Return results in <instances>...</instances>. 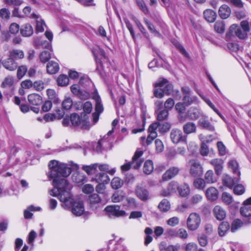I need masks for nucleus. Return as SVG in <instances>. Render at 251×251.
<instances>
[{"mask_svg":"<svg viewBox=\"0 0 251 251\" xmlns=\"http://www.w3.org/2000/svg\"><path fill=\"white\" fill-rule=\"evenodd\" d=\"M197 127L193 122H187L183 126V130L184 133L189 134L196 131Z\"/></svg>","mask_w":251,"mask_h":251,"instance_id":"nucleus-26","label":"nucleus"},{"mask_svg":"<svg viewBox=\"0 0 251 251\" xmlns=\"http://www.w3.org/2000/svg\"><path fill=\"white\" fill-rule=\"evenodd\" d=\"M89 205L92 210H96L100 205L101 199L97 194H93L89 197Z\"/></svg>","mask_w":251,"mask_h":251,"instance_id":"nucleus-15","label":"nucleus"},{"mask_svg":"<svg viewBox=\"0 0 251 251\" xmlns=\"http://www.w3.org/2000/svg\"><path fill=\"white\" fill-rule=\"evenodd\" d=\"M210 163L215 168V170L217 175H219L223 170V160L220 158H215L211 160Z\"/></svg>","mask_w":251,"mask_h":251,"instance_id":"nucleus-22","label":"nucleus"},{"mask_svg":"<svg viewBox=\"0 0 251 251\" xmlns=\"http://www.w3.org/2000/svg\"><path fill=\"white\" fill-rule=\"evenodd\" d=\"M240 213L245 217L251 216V197L244 201L243 206L240 208Z\"/></svg>","mask_w":251,"mask_h":251,"instance_id":"nucleus-11","label":"nucleus"},{"mask_svg":"<svg viewBox=\"0 0 251 251\" xmlns=\"http://www.w3.org/2000/svg\"><path fill=\"white\" fill-rule=\"evenodd\" d=\"M206 182L201 178H196L193 182L195 188L199 190H204L206 187Z\"/></svg>","mask_w":251,"mask_h":251,"instance_id":"nucleus-36","label":"nucleus"},{"mask_svg":"<svg viewBox=\"0 0 251 251\" xmlns=\"http://www.w3.org/2000/svg\"><path fill=\"white\" fill-rule=\"evenodd\" d=\"M50 51L45 50L40 53L39 58L41 62L45 63L47 62L51 57Z\"/></svg>","mask_w":251,"mask_h":251,"instance_id":"nucleus-41","label":"nucleus"},{"mask_svg":"<svg viewBox=\"0 0 251 251\" xmlns=\"http://www.w3.org/2000/svg\"><path fill=\"white\" fill-rule=\"evenodd\" d=\"M243 223V222L239 219H236L233 221L231 227V231L232 232H234L237 230L239 228L241 227Z\"/></svg>","mask_w":251,"mask_h":251,"instance_id":"nucleus-51","label":"nucleus"},{"mask_svg":"<svg viewBox=\"0 0 251 251\" xmlns=\"http://www.w3.org/2000/svg\"><path fill=\"white\" fill-rule=\"evenodd\" d=\"M223 181L225 185L231 188L239 181V179L235 177L232 178L229 175H225L223 176Z\"/></svg>","mask_w":251,"mask_h":251,"instance_id":"nucleus-23","label":"nucleus"},{"mask_svg":"<svg viewBox=\"0 0 251 251\" xmlns=\"http://www.w3.org/2000/svg\"><path fill=\"white\" fill-rule=\"evenodd\" d=\"M205 194L208 200L214 201L217 199L219 193L217 189L215 187H210L206 190Z\"/></svg>","mask_w":251,"mask_h":251,"instance_id":"nucleus-21","label":"nucleus"},{"mask_svg":"<svg viewBox=\"0 0 251 251\" xmlns=\"http://www.w3.org/2000/svg\"><path fill=\"white\" fill-rule=\"evenodd\" d=\"M15 83L14 78L13 76H8L5 77L2 83L3 87L9 88L12 87Z\"/></svg>","mask_w":251,"mask_h":251,"instance_id":"nucleus-42","label":"nucleus"},{"mask_svg":"<svg viewBox=\"0 0 251 251\" xmlns=\"http://www.w3.org/2000/svg\"><path fill=\"white\" fill-rule=\"evenodd\" d=\"M148 131L150 133V134L146 139V143H142V145L144 146H148L151 144L152 141L157 136L156 131H155L153 130H150V126L148 128Z\"/></svg>","mask_w":251,"mask_h":251,"instance_id":"nucleus-32","label":"nucleus"},{"mask_svg":"<svg viewBox=\"0 0 251 251\" xmlns=\"http://www.w3.org/2000/svg\"><path fill=\"white\" fill-rule=\"evenodd\" d=\"M33 32L32 26L28 24H26L23 26L21 29V33L22 35L28 37L31 36Z\"/></svg>","mask_w":251,"mask_h":251,"instance_id":"nucleus-33","label":"nucleus"},{"mask_svg":"<svg viewBox=\"0 0 251 251\" xmlns=\"http://www.w3.org/2000/svg\"><path fill=\"white\" fill-rule=\"evenodd\" d=\"M175 104L174 100L172 98L168 99L164 103L165 110L171 109Z\"/></svg>","mask_w":251,"mask_h":251,"instance_id":"nucleus-57","label":"nucleus"},{"mask_svg":"<svg viewBox=\"0 0 251 251\" xmlns=\"http://www.w3.org/2000/svg\"><path fill=\"white\" fill-rule=\"evenodd\" d=\"M158 208L162 212H167L170 209V204L166 199H163L159 204Z\"/></svg>","mask_w":251,"mask_h":251,"instance_id":"nucleus-39","label":"nucleus"},{"mask_svg":"<svg viewBox=\"0 0 251 251\" xmlns=\"http://www.w3.org/2000/svg\"><path fill=\"white\" fill-rule=\"evenodd\" d=\"M154 169L153 163L151 160L146 161L143 166V172L146 175L151 174Z\"/></svg>","mask_w":251,"mask_h":251,"instance_id":"nucleus-35","label":"nucleus"},{"mask_svg":"<svg viewBox=\"0 0 251 251\" xmlns=\"http://www.w3.org/2000/svg\"><path fill=\"white\" fill-rule=\"evenodd\" d=\"M190 174L194 176H199L202 175L203 169L200 162L196 160H192L189 162Z\"/></svg>","mask_w":251,"mask_h":251,"instance_id":"nucleus-5","label":"nucleus"},{"mask_svg":"<svg viewBox=\"0 0 251 251\" xmlns=\"http://www.w3.org/2000/svg\"><path fill=\"white\" fill-rule=\"evenodd\" d=\"M58 85L61 86H65L69 84V78L66 75H61L57 79Z\"/></svg>","mask_w":251,"mask_h":251,"instance_id":"nucleus-43","label":"nucleus"},{"mask_svg":"<svg viewBox=\"0 0 251 251\" xmlns=\"http://www.w3.org/2000/svg\"><path fill=\"white\" fill-rule=\"evenodd\" d=\"M204 180L208 184H212L217 181L212 170H208L205 173Z\"/></svg>","mask_w":251,"mask_h":251,"instance_id":"nucleus-30","label":"nucleus"},{"mask_svg":"<svg viewBox=\"0 0 251 251\" xmlns=\"http://www.w3.org/2000/svg\"><path fill=\"white\" fill-rule=\"evenodd\" d=\"M70 121L74 126H79L83 129H88L90 127V123L87 119L80 118L76 113H73L70 115Z\"/></svg>","mask_w":251,"mask_h":251,"instance_id":"nucleus-3","label":"nucleus"},{"mask_svg":"<svg viewBox=\"0 0 251 251\" xmlns=\"http://www.w3.org/2000/svg\"><path fill=\"white\" fill-rule=\"evenodd\" d=\"M179 171L177 167H173L168 169L163 175L162 179L163 181H168L176 176Z\"/></svg>","mask_w":251,"mask_h":251,"instance_id":"nucleus-13","label":"nucleus"},{"mask_svg":"<svg viewBox=\"0 0 251 251\" xmlns=\"http://www.w3.org/2000/svg\"><path fill=\"white\" fill-rule=\"evenodd\" d=\"M229 228V225L227 222H222L218 228L219 234L221 236H224Z\"/></svg>","mask_w":251,"mask_h":251,"instance_id":"nucleus-38","label":"nucleus"},{"mask_svg":"<svg viewBox=\"0 0 251 251\" xmlns=\"http://www.w3.org/2000/svg\"><path fill=\"white\" fill-rule=\"evenodd\" d=\"M98 167V164L95 163L90 165H84L82 169L88 175L91 174L93 171L96 170Z\"/></svg>","mask_w":251,"mask_h":251,"instance_id":"nucleus-49","label":"nucleus"},{"mask_svg":"<svg viewBox=\"0 0 251 251\" xmlns=\"http://www.w3.org/2000/svg\"><path fill=\"white\" fill-rule=\"evenodd\" d=\"M28 101L30 104L39 105L42 103V97L37 94H31L28 96Z\"/></svg>","mask_w":251,"mask_h":251,"instance_id":"nucleus-19","label":"nucleus"},{"mask_svg":"<svg viewBox=\"0 0 251 251\" xmlns=\"http://www.w3.org/2000/svg\"><path fill=\"white\" fill-rule=\"evenodd\" d=\"M97 183H102L103 184H107L110 181V178L108 175L104 173H100L98 174L95 178Z\"/></svg>","mask_w":251,"mask_h":251,"instance_id":"nucleus-28","label":"nucleus"},{"mask_svg":"<svg viewBox=\"0 0 251 251\" xmlns=\"http://www.w3.org/2000/svg\"><path fill=\"white\" fill-rule=\"evenodd\" d=\"M83 109L85 113L89 114L92 109V104L90 101L85 102L83 105Z\"/></svg>","mask_w":251,"mask_h":251,"instance_id":"nucleus-61","label":"nucleus"},{"mask_svg":"<svg viewBox=\"0 0 251 251\" xmlns=\"http://www.w3.org/2000/svg\"><path fill=\"white\" fill-rule=\"evenodd\" d=\"M170 137L171 141L175 144H177L180 142L186 143L187 142V136L184 135L182 131L177 128L172 129L170 133Z\"/></svg>","mask_w":251,"mask_h":251,"instance_id":"nucleus-4","label":"nucleus"},{"mask_svg":"<svg viewBox=\"0 0 251 251\" xmlns=\"http://www.w3.org/2000/svg\"><path fill=\"white\" fill-rule=\"evenodd\" d=\"M33 86L37 91H42L44 89V83L41 80L35 81Z\"/></svg>","mask_w":251,"mask_h":251,"instance_id":"nucleus-63","label":"nucleus"},{"mask_svg":"<svg viewBox=\"0 0 251 251\" xmlns=\"http://www.w3.org/2000/svg\"><path fill=\"white\" fill-rule=\"evenodd\" d=\"M214 216L217 220L222 221L226 217V212L221 206L216 205L213 210Z\"/></svg>","mask_w":251,"mask_h":251,"instance_id":"nucleus-17","label":"nucleus"},{"mask_svg":"<svg viewBox=\"0 0 251 251\" xmlns=\"http://www.w3.org/2000/svg\"><path fill=\"white\" fill-rule=\"evenodd\" d=\"M136 194L138 197L142 201H146L148 199L149 192L146 189L142 187H137Z\"/></svg>","mask_w":251,"mask_h":251,"instance_id":"nucleus-29","label":"nucleus"},{"mask_svg":"<svg viewBox=\"0 0 251 251\" xmlns=\"http://www.w3.org/2000/svg\"><path fill=\"white\" fill-rule=\"evenodd\" d=\"M233 191L235 194L241 195L245 192V188L241 184H237L235 186Z\"/></svg>","mask_w":251,"mask_h":251,"instance_id":"nucleus-55","label":"nucleus"},{"mask_svg":"<svg viewBox=\"0 0 251 251\" xmlns=\"http://www.w3.org/2000/svg\"><path fill=\"white\" fill-rule=\"evenodd\" d=\"M223 201L226 204H230L232 202V197L229 194L224 192L222 196Z\"/></svg>","mask_w":251,"mask_h":251,"instance_id":"nucleus-53","label":"nucleus"},{"mask_svg":"<svg viewBox=\"0 0 251 251\" xmlns=\"http://www.w3.org/2000/svg\"><path fill=\"white\" fill-rule=\"evenodd\" d=\"M155 88L162 89L167 96L170 95L173 92V86L168 80L164 78H159L154 84Z\"/></svg>","mask_w":251,"mask_h":251,"instance_id":"nucleus-6","label":"nucleus"},{"mask_svg":"<svg viewBox=\"0 0 251 251\" xmlns=\"http://www.w3.org/2000/svg\"><path fill=\"white\" fill-rule=\"evenodd\" d=\"M10 16L9 10L5 8H1L0 10V18L4 20H8Z\"/></svg>","mask_w":251,"mask_h":251,"instance_id":"nucleus-54","label":"nucleus"},{"mask_svg":"<svg viewBox=\"0 0 251 251\" xmlns=\"http://www.w3.org/2000/svg\"><path fill=\"white\" fill-rule=\"evenodd\" d=\"M156 151L158 152H162L164 150V145L160 139H156L155 141Z\"/></svg>","mask_w":251,"mask_h":251,"instance_id":"nucleus-60","label":"nucleus"},{"mask_svg":"<svg viewBox=\"0 0 251 251\" xmlns=\"http://www.w3.org/2000/svg\"><path fill=\"white\" fill-rule=\"evenodd\" d=\"M188 115L192 120H196L199 117V112L197 109L191 108L188 112Z\"/></svg>","mask_w":251,"mask_h":251,"instance_id":"nucleus-47","label":"nucleus"},{"mask_svg":"<svg viewBox=\"0 0 251 251\" xmlns=\"http://www.w3.org/2000/svg\"><path fill=\"white\" fill-rule=\"evenodd\" d=\"M59 70V66L57 62L54 61H49L47 65L48 73L53 75L57 73Z\"/></svg>","mask_w":251,"mask_h":251,"instance_id":"nucleus-18","label":"nucleus"},{"mask_svg":"<svg viewBox=\"0 0 251 251\" xmlns=\"http://www.w3.org/2000/svg\"><path fill=\"white\" fill-rule=\"evenodd\" d=\"M203 15L206 20L210 23L214 22L217 17L216 12L210 9L205 10Z\"/></svg>","mask_w":251,"mask_h":251,"instance_id":"nucleus-27","label":"nucleus"},{"mask_svg":"<svg viewBox=\"0 0 251 251\" xmlns=\"http://www.w3.org/2000/svg\"><path fill=\"white\" fill-rule=\"evenodd\" d=\"M228 167L234 174L240 176V173L238 170V164L236 160H231L228 162Z\"/></svg>","mask_w":251,"mask_h":251,"instance_id":"nucleus-40","label":"nucleus"},{"mask_svg":"<svg viewBox=\"0 0 251 251\" xmlns=\"http://www.w3.org/2000/svg\"><path fill=\"white\" fill-rule=\"evenodd\" d=\"M137 3L138 6L140 7L141 10L145 13H148V9L144 1L143 0H137Z\"/></svg>","mask_w":251,"mask_h":251,"instance_id":"nucleus-59","label":"nucleus"},{"mask_svg":"<svg viewBox=\"0 0 251 251\" xmlns=\"http://www.w3.org/2000/svg\"><path fill=\"white\" fill-rule=\"evenodd\" d=\"M217 147L220 155H224L226 153V148L222 142H218Z\"/></svg>","mask_w":251,"mask_h":251,"instance_id":"nucleus-58","label":"nucleus"},{"mask_svg":"<svg viewBox=\"0 0 251 251\" xmlns=\"http://www.w3.org/2000/svg\"><path fill=\"white\" fill-rule=\"evenodd\" d=\"M85 178L84 175L79 172L74 173L72 176L73 181L76 183H83L85 180Z\"/></svg>","mask_w":251,"mask_h":251,"instance_id":"nucleus-37","label":"nucleus"},{"mask_svg":"<svg viewBox=\"0 0 251 251\" xmlns=\"http://www.w3.org/2000/svg\"><path fill=\"white\" fill-rule=\"evenodd\" d=\"M199 125L202 128L213 131L215 130L214 126L209 122L208 120L206 117H202L199 121Z\"/></svg>","mask_w":251,"mask_h":251,"instance_id":"nucleus-20","label":"nucleus"},{"mask_svg":"<svg viewBox=\"0 0 251 251\" xmlns=\"http://www.w3.org/2000/svg\"><path fill=\"white\" fill-rule=\"evenodd\" d=\"M2 65L6 69L10 71H14L17 68V63L10 57L2 62Z\"/></svg>","mask_w":251,"mask_h":251,"instance_id":"nucleus-24","label":"nucleus"},{"mask_svg":"<svg viewBox=\"0 0 251 251\" xmlns=\"http://www.w3.org/2000/svg\"><path fill=\"white\" fill-rule=\"evenodd\" d=\"M93 99L96 101L95 111L96 112L93 114V120L94 124L96 123L99 119V115L103 110V105L101 104V99L100 96L96 93L94 95Z\"/></svg>","mask_w":251,"mask_h":251,"instance_id":"nucleus-7","label":"nucleus"},{"mask_svg":"<svg viewBox=\"0 0 251 251\" xmlns=\"http://www.w3.org/2000/svg\"><path fill=\"white\" fill-rule=\"evenodd\" d=\"M178 190L180 196L182 197H187L190 193V188L186 184H184L180 186H178Z\"/></svg>","mask_w":251,"mask_h":251,"instance_id":"nucleus-34","label":"nucleus"},{"mask_svg":"<svg viewBox=\"0 0 251 251\" xmlns=\"http://www.w3.org/2000/svg\"><path fill=\"white\" fill-rule=\"evenodd\" d=\"M27 72V68L26 66L22 65L20 66L17 70V75L19 79L22 78Z\"/></svg>","mask_w":251,"mask_h":251,"instance_id":"nucleus-50","label":"nucleus"},{"mask_svg":"<svg viewBox=\"0 0 251 251\" xmlns=\"http://www.w3.org/2000/svg\"><path fill=\"white\" fill-rule=\"evenodd\" d=\"M153 94L156 98L161 99L166 95V93H165L164 91L162 90V89L157 87L155 88Z\"/></svg>","mask_w":251,"mask_h":251,"instance_id":"nucleus-56","label":"nucleus"},{"mask_svg":"<svg viewBox=\"0 0 251 251\" xmlns=\"http://www.w3.org/2000/svg\"><path fill=\"white\" fill-rule=\"evenodd\" d=\"M231 13L230 8L226 5H222L219 10V14L220 17L223 19L227 18Z\"/></svg>","mask_w":251,"mask_h":251,"instance_id":"nucleus-25","label":"nucleus"},{"mask_svg":"<svg viewBox=\"0 0 251 251\" xmlns=\"http://www.w3.org/2000/svg\"><path fill=\"white\" fill-rule=\"evenodd\" d=\"M104 210L108 213L110 218L124 216L126 215V212L121 210L120 207L118 205L107 206L105 208Z\"/></svg>","mask_w":251,"mask_h":251,"instance_id":"nucleus-8","label":"nucleus"},{"mask_svg":"<svg viewBox=\"0 0 251 251\" xmlns=\"http://www.w3.org/2000/svg\"><path fill=\"white\" fill-rule=\"evenodd\" d=\"M198 246L194 243H189L186 246V251H197Z\"/></svg>","mask_w":251,"mask_h":251,"instance_id":"nucleus-64","label":"nucleus"},{"mask_svg":"<svg viewBox=\"0 0 251 251\" xmlns=\"http://www.w3.org/2000/svg\"><path fill=\"white\" fill-rule=\"evenodd\" d=\"M142 151H137L132 157V161L130 162L132 167L134 169H138L143 162V160L140 158L142 155Z\"/></svg>","mask_w":251,"mask_h":251,"instance_id":"nucleus-12","label":"nucleus"},{"mask_svg":"<svg viewBox=\"0 0 251 251\" xmlns=\"http://www.w3.org/2000/svg\"><path fill=\"white\" fill-rule=\"evenodd\" d=\"M178 184L175 181L171 182L166 189H164L161 192V195L163 196H168L176 192L178 189Z\"/></svg>","mask_w":251,"mask_h":251,"instance_id":"nucleus-16","label":"nucleus"},{"mask_svg":"<svg viewBox=\"0 0 251 251\" xmlns=\"http://www.w3.org/2000/svg\"><path fill=\"white\" fill-rule=\"evenodd\" d=\"M228 34L232 36L235 35L241 39H244L247 36V33L235 24L230 26Z\"/></svg>","mask_w":251,"mask_h":251,"instance_id":"nucleus-10","label":"nucleus"},{"mask_svg":"<svg viewBox=\"0 0 251 251\" xmlns=\"http://www.w3.org/2000/svg\"><path fill=\"white\" fill-rule=\"evenodd\" d=\"M123 184V181L119 177H115L111 181V185L112 188L118 189L121 188Z\"/></svg>","mask_w":251,"mask_h":251,"instance_id":"nucleus-44","label":"nucleus"},{"mask_svg":"<svg viewBox=\"0 0 251 251\" xmlns=\"http://www.w3.org/2000/svg\"><path fill=\"white\" fill-rule=\"evenodd\" d=\"M62 105L63 108L69 110L73 105V100L70 98H66L63 101Z\"/></svg>","mask_w":251,"mask_h":251,"instance_id":"nucleus-52","label":"nucleus"},{"mask_svg":"<svg viewBox=\"0 0 251 251\" xmlns=\"http://www.w3.org/2000/svg\"><path fill=\"white\" fill-rule=\"evenodd\" d=\"M188 236L187 231L182 228L178 229L177 237L182 239H186Z\"/></svg>","mask_w":251,"mask_h":251,"instance_id":"nucleus-62","label":"nucleus"},{"mask_svg":"<svg viewBox=\"0 0 251 251\" xmlns=\"http://www.w3.org/2000/svg\"><path fill=\"white\" fill-rule=\"evenodd\" d=\"M125 198V196L119 192H115L112 196V201L114 202H119L122 201Z\"/></svg>","mask_w":251,"mask_h":251,"instance_id":"nucleus-48","label":"nucleus"},{"mask_svg":"<svg viewBox=\"0 0 251 251\" xmlns=\"http://www.w3.org/2000/svg\"><path fill=\"white\" fill-rule=\"evenodd\" d=\"M181 91L183 95V103L186 105L191 104L194 99L191 97L190 88L186 86L183 87L181 88Z\"/></svg>","mask_w":251,"mask_h":251,"instance_id":"nucleus-14","label":"nucleus"},{"mask_svg":"<svg viewBox=\"0 0 251 251\" xmlns=\"http://www.w3.org/2000/svg\"><path fill=\"white\" fill-rule=\"evenodd\" d=\"M24 56V53L22 50H14L10 52L9 57L13 60L23 59Z\"/></svg>","mask_w":251,"mask_h":251,"instance_id":"nucleus-31","label":"nucleus"},{"mask_svg":"<svg viewBox=\"0 0 251 251\" xmlns=\"http://www.w3.org/2000/svg\"><path fill=\"white\" fill-rule=\"evenodd\" d=\"M157 114V120L158 121H163L166 120L169 115L168 111L167 110H162L158 111H156Z\"/></svg>","mask_w":251,"mask_h":251,"instance_id":"nucleus-46","label":"nucleus"},{"mask_svg":"<svg viewBox=\"0 0 251 251\" xmlns=\"http://www.w3.org/2000/svg\"><path fill=\"white\" fill-rule=\"evenodd\" d=\"M201 219L199 214L197 213H191L187 220V228L192 231L197 229L200 226Z\"/></svg>","mask_w":251,"mask_h":251,"instance_id":"nucleus-2","label":"nucleus"},{"mask_svg":"<svg viewBox=\"0 0 251 251\" xmlns=\"http://www.w3.org/2000/svg\"><path fill=\"white\" fill-rule=\"evenodd\" d=\"M215 30L219 33H222L225 31V24L222 21H218L214 25Z\"/></svg>","mask_w":251,"mask_h":251,"instance_id":"nucleus-45","label":"nucleus"},{"mask_svg":"<svg viewBox=\"0 0 251 251\" xmlns=\"http://www.w3.org/2000/svg\"><path fill=\"white\" fill-rule=\"evenodd\" d=\"M171 126V124L168 122L164 123L155 122L150 125V130L156 131L157 129L158 128L160 133H165L170 129Z\"/></svg>","mask_w":251,"mask_h":251,"instance_id":"nucleus-9","label":"nucleus"},{"mask_svg":"<svg viewBox=\"0 0 251 251\" xmlns=\"http://www.w3.org/2000/svg\"><path fill=\"white\" fill-rule=\"evenodd\" d=\"M50 170V177L53 179L54 189L49 191L50 195L56 197L62 202L61 206L65 209L71 208L72 213L80 216L84 212V207L81 201H75L71 193L72 185L65 177L71 173L72 169L64 163H59L52 160L49 164Z\"/></svg>","mask_w":251,"mask_h":251,"instance_id":"nucleus-1","label":"nucleus"}]
</instances>
